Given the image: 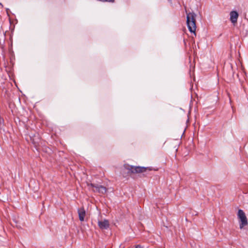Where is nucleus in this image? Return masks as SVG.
<instances>
[{
	"mask_svg": "<svg viewBox=\"0 0 248 248\" xmlns=\"http://www.w3.org/2000/svg\"><path fill=\"white\" fill-rule=\"evenodd\" d=\"M98 225L101 229H107L109 226V222L106 219L98 221Z\"/></svg>",
	"mask_w": 248,
	"mask_h": 248,
	"instance_id": "obj_5",
	"label": "nucleus"
},
{
	"mask_svg": "<svg viewBox=\"0 0 248 248\" xmlns=\"http://www.w3.org/2000/svg\"><path fill=\"white\" fill-rule=\"evenodd\" d=\"M78 214L79 219L80 221H83L86 216V211L83 207H80L78 209Z\"/></svg>",
	"mask_w": 248,
	"mask_h": 248,
	"instance_id": "obj_6",
	"label": "nucleus"
},
{
	"mask_svg": "<svg viewBox=\"0 0 248 248\" xmlns=\"http://www.w3.org/2000/svg\"><path fill=\"white\" fill-rule=\"evenodd\" d=\"M238 16V14L236 11H232L231 12L230 20L233 24H234L237 22Z\"/></svg>",
	"mask_w": 248,
	"mask_h": 248,
	"instance_id": "obj_7",
	"label": "nucleus"
},
{
	"mask_svg": "<svg viewBox=\"0 0 248 248\" xmlns=\"http://www.w3.org/2000/svg\"><path fill=\"white\" fill-rule=\"evenodd\" d=\"M237 217L239 220V227L242 229L248 225V220L245 213L243 210L239 209L238 211Z\"/></svg>",
	"mask_w": 248,
	"mask_h": 248,
	"instance_id": "obj_4",
	"label": "nucleus"
},
{
	"mask_svg": "<svg viewBox=\"0 0 248 248\" xmlns=\"http://www.w3.org/2000/svg\"><path fill=\"white\" fill-rule=\"evenodd\" d=\"M136 248H142L140 245H137Z\"/></svg>",
	"mask_w": 248,
	"mask_h": 248,
	"instance_id": "obj_9",
	"label": "nucleus"
},
{
	"mask_svg": "<svg viewBox=\"0 0 248 248\" xmlns=\"http://www.w3.org/2000/svg\"><path fill=\"white\" fill-rule=\"evenodd\" d=\"M88 186L89 189L95 192H98L101 194L105 193L107 192V188L106 187L99 185L98 184H93L92 183L88 184Z\"/></svg>",
	"mask_w": 248,
	"mask_h": 248,
	"instance_id": "obj_3",
	"label": "nucleus"
},
{
	"mask_svg": "<svg viewBox=\"0 0 248 248\" xmlns=\"http://www.w3.org/2000/svg\"><path fill=\"white\" fill-rule=\"evenodd\" d=\"M196 14L194 13H189L187 14L186 23L189 31L193 32L195 34L196 29Z\"/></svg>",
	"mask_w": 248,
	"mask_h": 248,
	"instance_id": "obj_1",
	"label": "nucleus"
},
{
	"mask_svg": "<svg viewBox=\"0 0 248 248\" xmlns=\"http://www.w3.org/2000/svg\"><path fill=\"white\" fill-rule=\"evenodd\" d=\"M98 1H102V2H113L114 1V0H97Z\"/></svg>",
	"mask_w": 248,
	"mask_h": 248,
	"instance_id": "obj_8",
	"label": "nucleus"
},
{
	"mask_svg": "<svg viewBox=\"0 0 248 248\" xmlns=\"http://www.w3.org/2000/svg\"><path fill=\"white\" fill-rule=\"evenodd\" d=\"M169 0L170 1H171V0Z\"/></svg>",
	"mask_w": 248,
	"mask_h": 248,
	"instance_id": "obj_11",
	"label": "nucleus"
},
{
	"mask_svg": "<svg viewBox=\"0 0 248 248\" xmlns=\"http://www.w3.org/2000/svg\"><path fill=\"white\" fill-rule=\"evenodd\" d=\"M3 122V120H1V119L0 118V124H1Z\"/></svg>",
	"mask_w": 248,
	"mask_h": 248,
	"instance_id": "obj_10",
	"label": "nucleus"
},
{
	"mask_svg": "<svg viewBox=\"0 0 248 248\" xmlns=\"http://www.w3.org/2000/svg\"><path fill=\"white\" fill-rule=\"evenodd\" d=\"M127 169L128 170L132 173L143 172L146 171L147 170H148V171L157 170L156 169H155L152 167H143L133 166H128L127 168Z\"/></svg>",
	"mask_w": 248,
	"mask_h": 248,
	"instance_id": "obj_2",
	"label": "nucleus"
}]
</instances>
